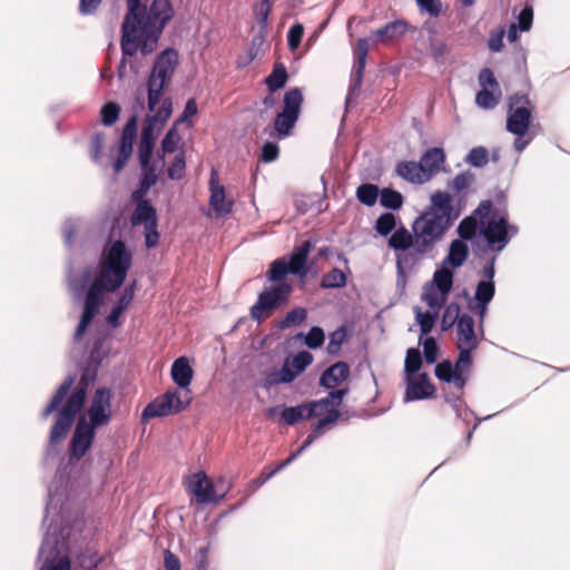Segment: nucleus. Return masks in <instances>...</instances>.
Segmentation results:
<instances>
[{
    "label": "nucleus",
    "mask_w": 570,
    "mask_h": 570,
    "mask_svg": "<svg viewBox=\"0 0 570 570\" xmlns=\"http://www.w3.org/2000/svg\"><path fill=\"white\" fill-rule=\"evenodd\" d=\"M127 7L121 27L120 69L125 68V57L134 56L139 49L142 55L151 53L165 26L174 17L169 0H153L148 9L141 7L140 0H127Z\"/></svg>",
    "instance_id": "nucleus-1"
},
{
    "label": "nucleus",
    "mask_w": 570,
    "mask_h": 570,
    "mask_svg": "<svg viewBox=\"0 0 570 570\" xmlns=\"http://www.w3.org/2000/svg\"><path fill=\"white\" fill-rule=\"evenodd\" d=\"M348 374V366L344 362H337L324 371L320 384L334 391L337 385L347 379Z\"/></svg>",
    "instance_id": "nucleus-24"
},
{
    "label": "nucleus",
    "mask_w": 570,
    "mask_h": 570,
    "mask_svg": "<svg viewBox=\"0 0 570 570\" xmlns=\"http://www.w3.org/2000/svg\"><path fill=\"white\" fill-rule=\"evenodd\" d=\"M346 393V389H338L331 391L326 397L308 402L307 406L312 412V419L316 416H323L321 420L330 419L331 422L326 425V431H330L341 416L338 409Z\"/></svg>",
    "instance_id": "nucleus-13"
},
{
    "label": "nucleus",
    "mask_w": 570,
    "mask_h": 570,
    "mask_svg": "<svg viewBox=\"0 0 570 570\" xmlns=\"http://www.w3.org/2000/svg\"><path fill=\"white\" fill-rule=\"evenodd\" d=\"M309 419H312V412L308 410L307 403L283 407L282 410V421L287 425H294L298 421Z\"/></svg>",
    "instance_id": "nucleus-33"
},
{
    "label": "nucleus",
    "mask_w": 570,
    "mask_h": 570,
    "mask_svg": "<svg viewBox=\"0 0 570 570\" xmlns=\"http://www.w3.org/2000/svg\"><path fill=\"white\" fill-rule=\"evenodd\" d=\"M306 317L307 311L304 307H295L278 322V327L281 330H285L292 326H298L306 320Z\"/></svg>",
    "instance_id": "nucleus-42"
},
{
    "label": "nucleus",
    "mask_w": 570,
    "mask_h": 570,
    "mask_svg": "<svg viewBox=\"0 0 570 570\" xmlns=\"http://www.w3.org/2000/svg\"><path fill=\"white\" fill-rule=\"evenodd\" d=\"M356 197L363 205L373 206L379 197V188L373 184H362L356 189Z\"/></svg>",
    "instance_id": "nucleus-44"
},
{
    "label": "nucleus",
    "mask_w": 570,
    "mask_h": 570,
    "mask_svg": "<svg viewBox=\"0 0 570 570\" xmlns=\"http://www.w3.org/2000/svg\"><path fill=\"white\" fill-rule=\"evenodd\" d=\"M469 256L468 245L461 240L455 239L450 244L449 254L443 259V264L453 268L461 267Z\"/></svg>",
    "instance_id": "nucleus-29"
},
{
    "label": "nucleus",
    "mask_w": 570,
    "mask_h": 570,
    "mask_svg": "<svg viewBox=\"0 0 570 570\" xmlns=\"http://www.w3.org/2000/svg\"><path fill=\"white\" fill-rule=\"evenodd\" d=\"M304 27L301 23L292 26L287 33V46L291 51H295L303 38Z\"/></svg>",
    "instance_id": "nucleus-63"
},
{
    "label": "nucleus",
    "mask_w": 570,
    "mask_h": 570,
    "mask_svg": "<svg viewBox=\"0 0 570 570\" xmlns=\"http://www.w3.org/2000/svg\"><path fill=\"white\" fill-rule=\"evenodd\" d=\"M407 30V23L404 20H394L384 27L372 31L370 39L374 45H390L400 40Z\"/></svg>",
    "instance_id": "nucleus-21"
},
{
    "label": "nucleus",
    "mask_w": 570,
    "mask_h": 570,
    "mask_svg": "<svg viewBox=\"0 0 570 570\" xmlns=\"http://www.w3.org/2000/svg\"><path fill=\"white\" fill-rule=\"evenodd\" d=\"M289 273L287 263L284 259H276L272 263L268 271V279L271 282H278Z\"/></svg>",
    "instance_id": "nucleus-57"
},
{
    "label": "nucleus",
    "mask_w": 570,
    "mask_h": 570,
    "mask_svg": "<svg viewBox=\"0 0 570 570\" xmlns=\"http://www.w3.org/2000/svg\"><path fill=\"white\" fill-rule=\"evenodd\" d=\"M395 171L397 176L411 184L428 181V175L424 174L420 161H401L396 165Z\"/></svg>",
    "instance_id": "nucleus-27"
},
{
    "label": "nucleus",
    "mask_w": 570,
    "mask_h": 570,
    "mask_svg": "<svg viewBox=\"0 0 570 570\" xmlns=\"http://www.w3.org/2000/svg\"><path fill=\"white\" fill-rule=\"evenodd\" d=\"M137 135V117L132 116L127 121L126 126L122 129L120 146L118 150L117 159L114 163V169L116 173H119L126 165L132 153L134 140Z\"/></svg>",
    "instance_id": "nucleus-19"
},
{
    "label": "nucleus",
    "mask_w": 570,
    "mask_h": 570,
    "mask_svg": "<svg viewBox=\"0 0 570 570\" xmlns=\"http://www.w3.org/2000/svg\"><path fill=\"white\" fill-rule=\"evenodd\" d=\"M434 392V385L426 373L406 377L404 402L425 400L433 396Z\"/></svg>",
    "instance_id": "nucleus-18"
},
{
    "label": "nucleus",
    "mask_w": 570,
    "mask_h": 570,
    "mask_svg": "<svg viewBox=\"0 0 570 570\" xmlns=\"http://www.w3.org/2000/svg\"><path fill=\"white\" fill-rule=\"evenodd\" d=\"M459 217L452 205V197L445 191L431 196V206L413 223L414 250L420 255H431L435 245L442 240L453 220Z\"/></svg>",
    "instance_id": "nucleus-5"
},
{
    "label": "nucleus",
    "mask_w": 570,
    "mask_h": 570,
    "mask_svg": "<svg viewBox=\"0 0 570 570\" xmlns=\"http://www.w3.org/2000/svg\"><path fill=\"white\" fill-rule=\"evenodd\" d=\"M312 249V244L309 240H305L301 246L296 247L289 258V263L287 266L289 268V273L293 275H297L304 277L307 274L306 262L308 254Z\"/></svg>",
    "instance_id": "nucleus-23"
},
{
    "label": "nucleus",
    "mask_w": 570,
    "mask_h": 570,
    "mask_svg": "<svg viewBox=\"0 0 570 570\" xmlns=\"http://www.w3.org/2000/svg\"><path fill=\"white\" fill-rule=\"evenodd\" d=\"M291 292L292 287L286 283L263 291L250 308L252 318L261 322L271 316L274 311L287 303Z\"/></svg>",
    "instance_id": "nucleus-9"
},
{
    "label": "nucleus",
    "mask_w": 570,
    "mask_h": 570,
    "mask_svg": "<svg viewBox=\"0 0 570 570\" xmlns=\"http://www.w3.org/2000/svg\"><path fill=\"white\" fill-rule=\"evenodd\" d=\"M186 160L183 153L177 154L168 167V177L173 180L180 179L185 171Z\"/></svg>",
    "instance_id": "nucleus-58"
},
{
    "label": "nucleus",
    "mask_w": 570,
    "mask_h": 570,
    "mask_svg": "<svg viewBox=\"0 0 570 570\" xmlns=\"http://www.w3.org/2000/svg\"><path fill=\"white\" fill-rule=\"evenodd\" d=\"M111 413V391L107 387H99L95 391L90 405L81 417H86L87 424L97 430L109 424Z\"/></svg>",
    "instance_id": "nucleus-12"
},
{
    "label": "nucleus",
    "mask_w": 570,
    "mask_h": 570,
    "mask_svg": "<svg viewBox=\"0 0 570 570\" xmlns=\"http://www.w3.org/2000/svg\"><path fill=\"white\" fill-rule=\"evenodd\" d=\"M422 366V357L421 353L417 348H409L406 352L405 363H404V371L406 374V377L415 376L419 372V370Z\"/></svg>",
    "instance_id": "nucleus-46"
},
{
    "label": "nucleus",
    "mask_w": 570,
    "mask_h": 570,
    "mask_svg": "<svg viewBox=\"0 0 570 570\" xmlns=\"http://www.w3.org/2000/svg\"><path fill=\"white\" fill-rule=\"evenodd\" d=\"M178 63V53L174 49H166L159 53L154 62L147 80L148 109L153 112L147 118L164 128L173 114L170 98H163V90L168 86Z\"/></svg>",
    "instance_id": "nucleus-6"
},
{
    "label": "nucleus",
    "mask_w": 570,
    "mask_h": 570,
    "mask_svg": "<svg viewBox=\"0 0 570 570\" xmlns=\"http://www.w3.org/2000/svg\"><path fill=\"white\" fill-rule=\"evenodd\" d=\"M435 376L443 382L451 383L461 393L464 389V380L456 374L450 361H442L435 366Z\"/></svg>",
    "instance_id": "nucleus-28"
},
{
    "label": "nucleus",
    "mask_w": 570,
    "mask_h": 570,
    "mask_svg": "<svg viewBox=\"0 0 570 570\" xmlns=\"http://www.w3.org/2000/svg\"><path fill=\"white\" fill-rule=\"evenodd\" d=\"M415 314V320L420 326L421 337L428 335L434 327V324L438 320L439 312H422L420 307L415 306L413 308Z\"/></svg>",
    "instance_id": "nucleus-38"
},
{
    "label": "nucleus",
    "mask_w": 570,
    "mask_h": 570,
    "mask_svg": "<svg viewBox=\"0 0 570 570\" xmlns=\"http://www.w3.org/2000/svg\"><path fill=\"white\" fill-rule=\"evenodd\" d=\"M324 331L318 326H313L305 335V344L313 350L321 347L324 343Z\"/></svg>",
    "instance_id": "nucleus-60"
},
{
    "label": "nucleus",
    "mask_w": 570,
    "mask_h": 570,
    "mask_svg": "<svg viewBox=\"0 0 570 570\" xmlns=\"http://www.w3.org/2000/svg\"><path fill=\"white\" fill-rule=\"evenodd\" d=\"M510 112L507 129L515 136H525L529 130L532 105L527 95L515 94L509 99Z\"/></svg>",
    "instance_id": "nucleus-11"
},
{
    "label": "nucleus",
    "mask_w": 570,
    "mask_h": 570,
    "mask_svg": "<svg viewBox=\"0 0 570 570\" xmlns=\"http://www.w3.org/2000/svg\"><path fill=\"white\" fill-rule=\"evenodd\" d=\"M187 491L196 498L197 503H219L225 493L217 494L213 481L205 472H197L188 476L186 481Z\"/></svg>",
    "instance_id": "nucleus-15"
},
{
    "label": "nucleus",
    "mask_w": 570,
    "mask_h": 570,
    "mask_svg": "<svg viewBox=\"0 0 570 570\" xmlns=\"http://www.w3.org/2000/svg\"><path fill=\"white\" fill-rule=\"evenodd\" d=\"M431 285L443 292V294H450L453 286V272L448 265L442 263L441 267L434 272Z\"/></svg>",
    "instance_id": "nucleus-36"
},
{
    "label": "nucleus",
    "mask_w": 570,
    "mask_h": 570,
    "mask_svg": "<svg viewBox=\"0 0 570 570\" xmlns=\"http://www.w3.org/2000/svg\"><path fill=\"white\" fill-rule=\"evenodd\" d=\"M465 161L473 167H483L488 163V151L484 147L472 148L465 157Z\"/></svg>",
    "instance_id": "nucleus-54"
},
{
    "label": "nucleus",
    "mask_w": 570,
    "mask_h": 570,
    "mask_svg": "<svg viewBox=\"0 0 570 570\" xmlns=\"http://www.w3.org/2000/svg\"><path fill=\"white\" fill-rule=\"evenodd\" d=\"M141 170L142 177L140 180V186L132 194V198L135 200L141 199L146 195L148 189L156 184L158 178L157 169L154 166H151L150 163H148V165L146 166H141Z\"/></svg>",
    "instance_id": "nucleus-35"
},
{
    "label": "nucleus",
    "mask_w": 570,
    "mask_h": 570,
    "mask_svg": "<svg viewBox=\"0 0 570 570\" xmlns=\"http://www.w3.org/2000/svg\"><path fill=\"white\" fill-rule=\"evenodd\" d=\"M313 362V355L307 351L297 353L293 358H286L284 363L289 364V371L294 380L298 377Z\"/></svg>",
    "instance_id": "nucleus-37"
},
{
    "label": "nucleus",
    "mask_w": 570,
    "mask_h": 570,
    "mask_svg": "<svg viewBox=\"0 0 570 570\" xmlns=\"http://www.w3.org/2000/svg\"><path fill=\"white\" fill-rule=\"evenodd\" d=\"M48 503L46 505L43 522L47 531L39 549V558L43 559L40 570H70L67 501L65 489H48Z\"/></svg>",
    "instance_id": "nucleus-3"
},
{
    "label": "nucleus",
    "mask_w": 570,
    "mask_h": 570,
    "mask_svg": "<svg viewBox=\"0 0 570 570\" xmlns=\"http://www.w3.org/2000/svg\"><path fill=\"white\" fill-rule=\"evenodd\" d=\"M501 98V90L482 89L475 96V104L482 109H493Z\"/></svg>",
    "instance_id": "nucleus-41"
},
{
    "label": "nucleus",
    "mask_w": 570,
    "mask_h": 570,
    "mask_svg": "<svg viewBox=\"0 0 570 570\" xmlns=\"http://www.w3.org/2000/svg\"><path fill=\"white\" fill-rule=\"evenodd\" d=\"M131 262L132 255L121 240H116L104 249L99 273L85 297L83 312L75 332V341L81 340L88 325L98 313L104 294L115 292L124 284Z\"/></svg>",
    "instance_id": "nucleus-2"
},
{
    "label": "nucleus",
    "mask_w": 570,
    "mask_h": 570,
    "mask_svg": "<svg viewBox=\"0 0 570 570\" xmlns=\"http://www.w3.org/2000/svg\"><path fill=\"white\" fill-rule=\"evenodd\" d=\"M91 278V268L86 267L81 274L80 279H77L71 274H69V287L70 291L73 293L75 296H80L83 292L86 285Z\"/></svg>",
    "instance_id": "nucleus-51"
},
{
    "label": "nucleus",
    "mask_w": 570,
    "mask_h": 570,
    "mask_svg": "<svg viewBox=\"0 0 570 570\" xmlns=\"http://www.w3.org/2000/svg\"><path fill=\"white\" fill-rule=\"evenodd\" d=\"M414 233H410L406 228L396 229L389 239V246L397 252L414 249Z\"/></svg>",
    "instance_id": "nucleus-31"
},
{
    "label": "nucleus",
    "mask_w": 570,
    "mask_h": 570,
    "mask_svg": "<svg viewBox=\"0 0 570 570\" xmlns=\"http://www.w3.org/2000/svg\"><path fill=\"white\" fill-rule=\"evenodd\" d=\"M473 179H474V176L470 171H464V173L458 174L453 178V180L451 183V187L453 190L460 193V191L464 190L465 188H468L472 184Z\"/></svg>",
    "instance_id": "nucleus-64"
},
{
    "label": "nucleus",
    "mask_w": 570,
    "mask_h": 570,
    "mask_svg": "<svg viewBox=\"0 0 570 570\" xmlns=\"http://www.w3.org/2000/svg\"><path fill=\"white\" fill-rule=\"evenodd\" d=\"M346 284V276L345 274L338 269L333 268L327 274L324 275L321 286L323 288H341L344 287Z\"/></svg>",
    "instance_id": "nucleus-47"
},
{
    "label": "nucleus",
    "mask_w": 570,
    "mask_h": 570,
    "mask_svg": "<svg viewBox=\"0 0 570 570\" xmlns=\"http://www.w3.org/2000/svg\"><path fill=\"white\" fill-rule=\"evenodd\" d=\"M210 197L209 204L214 209L216 216H224L230 213L232 202L226 199L224 187L218 184L215 178V173H212L210 181Z\"/></svg>",
    "instance_id": "nucleus-22"
},
{
    "label": "nucleus",
    "mask_w": 570,
    "mask_h": 570,
    "mask_svg": "<svg viewBox=\"0 0 570 570\" xmlns=\"http://www.w3.org/2000/svg\"><path fill=\"white\" fill-rule=\"evenodd\" d=\"M294 381V375L289 371V364L284 363L279 370L264 372V386L272 387L278 384H288Z\"/></svg>",
    "instance_id": "nucleus-30"
},
{
    "label": "nucleus",
    "mask_w": 570,
    "mask_h": 570,
    "mask_svg": "<svg viewBox=\"0 0 570 570\" xmlns=\"http://www.w3.org/2000/svg\"><path fill=\"white\" fill-rule=\"evenodd\" d=\"M346 338V331L344 327H340L330 335L327 344L328 354H336Z\"/></svg>",
    "instance_id": "nucleus-62"
},
{
    "label": "nucleus",
    "mask_w": 570,
    "mask_h": 570,
    "mask_svg": "<svg viewBox=\"0 0 570 570\" xmlns=\"http://www.w3.org/2000/svg\"><path fill=\"white\" fill-rule=\"evenodd\" d=\"M287 81V72L284 67H275L266 79L268 89L274 92L285 86Z\"/></svg>",
    "instance_id": "nucleus-50"
},
{
    "label": "nucleus",
    "mask_w": 570,
    "mask_h": 570,
    "mask_svg": "<svg viewBox=\"0 0 570 570\" xmlns=\"http://www.w3.org/2000/svg\"><path fill=\"white\" fill-rule=\"evenodd\" d=\"M517 233L518 228L508 223L505 209H493L491 207V213L481 219L480 234L495 252L503 250Z\"/></svg>",
    "instance_id": "nucleus-7"
},
{
    "label": "nucleus",
    "mask_w": 570,
    "mask_h": 570,
    "mask_svg": "<svg viewBox=\"0 0 570 570\" xmlns=\"http://www.w3.org/2000/svg\"><path fill=\"white\" fill-rule=\"evenodd\" d=\"M491 213V202L483 200L478 208L468 217L463 218L458 226V234L462 239H472L476 230H480L481 219Z\"/></svg>",
    "instance_id": "nucleus-20"
},
{
    "label": "nucleus",
    "mask_w": 570,
    "mask_h": 570,
    "mask_svg": "<svg viewBox=\"0 0 570 570\" xmlns=\"http://www.w3.org/2000/svg\"><path fill=\"white\" fill-rule=\"evenodd\" d=\"M424 255H420L414 249L412 252H400L396 254V269L400 275H404V271L413 268Z\"/></svg>",
    "instance_id": "nucleus-40"
},
{
    "label": "nucleus",
    "mask_w": 570,
    "mask_h": 570,
    "mask_svg": "<svg viewBox=\"0 0 570 570\" xmlns=\"http://www.w3.org/2000/svg\"><path fill=\"white\" fill-rule=\"evenodd\" d=\"M482 338L480 327L475 330L473 317L462 314L456 326V348L475 351Z\"/></svg>",
    "instance_id": "nucleus-17"
},
{
    "label": "nucleus",
    "mask_w": 570,
    "mask_h": 570,
    "mask_svg": "<svg viewBox=\"0 0 570 570\" xmlns=\"http://www.w3.org/2000/svg\"><path fill=\"white\" fill-rule=\"evenodd\" d=\"M449 294H443L433 285H426L423 288L421 299L434 312H440L448 299Z\"/></svg>",
    "instance_id": "nucleus-32"
},
{
    "label": "nucleus",
    "mask_w": 570,
    "mask_h": 570,
    "mask_svg": "<svg viewBox=\"0 0 570 570\" xmlns=\"http://www.w3.org/2000/svg\"><path fill=\"white\" fill-rule=\"evenodd\" d=\"M171 379L173 381L180 387L184 389L185 392L189 390L190 382L193 380V368L189 365L188 358L185 356H180L174 361L171 365Z\"/></svg>",
    "instance_id": "nucleus-25"
},
{
    "label": "nucleus",
    "mask_w": 570,
    "mask_h": 570,
    "mask_svg": "<svg viewBox=\"0 0 570 570\" xmlns=\"http://www.w3.org/2000/svg\"><path fill=\"white\" fill-rule=\"evenodd\" d=\"M395 228V216L391 213L381 215L375 223L376 232L382 236H387Z\"/></svg>",
    "instance_id": "nucleus-52"
},
{
    "label": "nucleus",
    "mask_w": 570,
    "mask_h": 570,
    "mask_svg": "<svg viewBox=\"0 0 570 570\" xmlns=\"http://www.w3.org/2000/svg\"><path fill=\"white\" fill-rule=\"evenodd\" d=\"M478 81L482 89H491L494 91L500 90L499 82L490 68H483L480 70Z\"/></svg>",
    "instance_id": "nucleus-56"
},
{
    "label": "nucleus",
    "mask_w": 570,
    "mask_h": 570,
    "mask_svg": "<svg viewBox=\"0 0 570 570\" xmlns=\"http://www.w3.org/2000/svg\"><path fill=\"white\" fill-rule=\"evenodd\" d=\"M176 126L177 125H175L167 131V134L165 135V137L161 141V153L163 154L174 153L178 148L180 137L178 135Z\"/></svg>",
    "instance_id": "nucleus-55"
},
{
    "label": "nucleus",
    "mask_w": 570,
    "mask_h": 570,
    "mask_svg": "<svg viewBox=\"0 0 570 570\" xmlns=\"http://www.w3.org/2000/svg\"><path fill=\"white\" fill-rule=\"evenodd\" d=\"M445 161V155L442 148L433 147L428 149L420 158V164L424 174L428 175V180L440 171L441 166Z\"/></svg>",
    "instance_id": "nucleus-26"
},
{
    "label": "nucleus",
    "mask_w": 570,
    "mask_h": 570,
    "mask_svg": "<svg viewBox=\"0 0 570 570\" xmlns=\"http://www.w3.org/2000/svg\"><path fill=\"white\" fill-rule=\"evenodd\" d=\"M303 104V95L298 88H293L284 95L283 110L277 114L274 128L278 139H283L291 134L295 126Z\"/></svg>",
    "instance_id": "nucleus-10"
},
{
    "label": "nucleus",
    "mask_w": 570,
    "mask_h": 570,
    "mask_svg": "<svg viewBox=\"0 0 570 570\" xmlns=\"http://www.w3.org/2000/svg\"><path fill=\"white\" fill-rule=\"evenodd\" d=\"M272 6L273 3L266 2V0H259L253 6V14L259 26V32L262 35L267 30Z\"/></svg>",
    "instance_id": "nucleus-39"
},
{
    "label": "nucleus",
    "mask_w": 570,
    "mask_h": 570,
    "mask_svg": "<svg viewBox=\"0 0 570 570\" xmlns=\"http://www.w3.org/2000/svg\"><path fill=\"white\" fill-rule=\"evenodd\" d=\"M494 293V282L480 281L474 294L475 303L489 304L492 301Z\"/></svg>",
    "instance_id": "nucleus-49"
},
{
    "label": "nucleus",
    "mask_w": 570,
    "mask_h": 570,
    "mask_svg": "<svg viewBox=\"0 0 570 570\" xmlns=\"http://www.w3.org/2000/svg\"><path fill=\"white\" fill-rule=\"evenodd\" d=\"M381 205L389 209H399L403 204V197L399 191L384 188L380 194Z\"/></svg>",
    "instance_id": "nucleus-48"
},
{
    "label": "nucleus",
    "mask_w": 570,
    "mask_h": 570,
    "mask_svg": "<svg viewBox=\"0 0 570 570\" xmlns=\"http://www.w3.org/2000/svg\"><path fill=\"white\" fill-rule=\"evenodd\" d=\"M189 394L190 390H187L184 394L177 390L167 391L144 409L141 414L142 420L147 421L149 419L168 416L181 412L191 401Z\"/></svg>",
    "instance_id": "nucleus-8"
},
{
    "label": "nucleus",
    "mask_w": 570,
    "mask_h": 570,
    "mask_svg": "<svg viewBox=\"0 0 570 570\" xmlns=\"http://www.w3.org/2000/svg\"><path fill=\"white\" fill-rule=\"evenodd\" d=\"M96 429L87 424L86 417H80L69 443L70 460L79 461L91 448Z\"/></svg>",
    "instance_id": "nucleus-16"
},
{
    "label": "nucleus",
    "mask_w": 570,
    "mask_h": 570,
    "mask_svg": "<svg viewBox=\"0 0 570 570\" xmlns=\"http://www.w3.org/2000/svg\"><path fill=\"white\" fill-rule=\"evenodd\" d=\"M136 286H137L136 281H132L130 284H128L124 288L122 294H121L120 298L118 299L117 304L115 305V307L125 312L129 307V305L131 304V302L134 299Z\"/></svg>",
    "instance_id": "nucleus-61"
},
{
    "label": "nucleus",
    "mask_w": 570,
    "mask_h": 570,
    "mask_svg": "<svg viewBox=\"0 0 570 570\" xmlns=\"http://www.w3.org/2000/svg\"><path fill=\"white\" fill-rule=\"evenodd\" d=\"M330 422H331V420H330V419H327V420H318V421L314 424V426H313V429H312L311 433L307 435L306 440L303 442V444H302L303 449H305V450H306L307 448H309V446L313 444V442H314L316 439H318L320 436H322L323 434H325V433L327 432V431H326V425H327Z\"/></svg>",
    "instance_id": "nucleus-59"
},
{
    "label": "nucleus",
    "mask_w": 570,
    "mask_h": 570,
    "mask_svg": "<svg viewBox=\"0 0 570 570\" xmlns=\"http://www.w3.org/2000/svg\"><path fill=\"white\" fill-rule=\"evenodd\" d=\"M120 108L116 102H107L100 111L101 121L105 126L114 125L119 117Z\"/></svg>",
    "instance_id": "nucleus-53"
},
{
    "label": "nucleus",
    "mask_w": 570,
    "mask_h": 570,
    "mask_svg": "<svg viewBox=\"0 0 570 570\" xmlns=\"http://www.w3.org/2000/svg\"><path fill=\"white\" fill-rule=\"evenodd\" d=\"M459 350V356L455 361V364L453 365L455 373L461 374V377L464 380V385L468 381V373L472 364L471 353L473 350H464V348H458Z\"/></svg>",
    "instance_id": "nucleus-43"
},
{
    "label": "nucleus",
    "mask_w": 570,
    "mask_h": 570,
    "mask_svg": "<svg viewBox=\"0 0 570 570\" xmlns=\"http://www.w3.org/2000/svg\"><path fill=\"white\" fill-rule=\"evenodd\" d=\"M461 307L458 303L452 302L450 303L443 313L442 321H441V328L442 331H449L454 324H459V318Z\"/></svg>",
    "instance_id": "nucleus-45"
},
{
    "label": "nucleus",
    "mask_w": 570,
    "mask_h": 570,
    "mask_svg": "<svg viewBox=\"0 0 570 570\" xmlns=\"http://www.w3.org/2000/svg\"><path fill=\"white\" fill-rule=\"evenodd\" d=\"M76 375H68L66 380L60 384L53 394L49 404L43 409L41 416L47 419L52 412L57 411V419L51 428L49 435V446L46 453V458L56 456L58 450L56 445L65 439L68 431L72 426L77 414L81 411L88 387V380L86 375H82L78 386L69 395L63 405L59 409L62 401L69 393L72 384L75 383Z\"/></svg>",
    "instance_id": "nucleus-4"
},
{
    "label": "nucleus",
    "mask_w": 570,
    "mask_h": 570,
    "mask_svg": "<svg viewBox=\"0 0 570 570\" xmlns=\"http://www.w3.org/2000/svg\"><path fill=\"white\" fill-rule=\"evenodd\" d=\"M134 226L142 224L145 227V245L147 248H154L159 240L157 230V216L155 208L148 200L141 199L131 215Z\"/></svg>",
    "instance_id": "nucleus-14"
},
{
    "label": "nucleus",
    "mask_w": 570,
    "mask_h": 570,
    "mask_svg": "<svg viewBox=\"0 0 570 570\" xmlns=\"http://www.w3.org/2000/svg\"><path fill=\"white\" fill-rule=\"evenodd\" d=\"M371 39L361 38L356 42L355 47V57H356V66L354 70V76L356 79V83L360 85L363 78L366 58L370 49V41Z\"/></svg>",
    "instance_id": "nucleus-34"
}]
</instances>
